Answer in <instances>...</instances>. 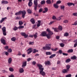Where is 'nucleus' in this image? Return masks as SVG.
Wrapping results in <instances>:
<instances>
[{
  "mask_svg": "<svg viewBox=\"0 0 77 77\" xmlns=\"http://www.w3.org/2000/svg\"><path fill=\"white\" fill-rule=\"evenodd\" d=\"M9 69L10 71H11V72L14 71V69H13L12 68H9Z\"/></svg>",
  "mask_w": 77,
  "mask_h": 77,
  "instance_id": "37998d69",
  "label": "nucleus"
},
{
  "mask_svg": "<svg viewBox=\"0 0 77 77\" xmlns=\"http://www.w3.org/2000/svg\"><path fill=\"white\" fill-rule=\"evenodd\" d=\"M36 63V62L35 61H33L32 62V64L33 65H35V64Z\"/></svg>",
  "mask_w": 77,
  "mask_h": 77,
  "instance_id": "5fc2aeb1",
  "label": "nucleus"
},
{
  "mask_svg": "<svg viewBox=\"0 0 77 77\" xmlns=\"http://www.w3.org/2000/svg\"><path fill=\"white\" fill-rule=\"evenodd\" d=\"M51 44H47L45 45V47H43V50H51V47L49 46L51 45Z\"/></svg>",
  "mask_w": 77,
  "mask_h": 77,
  "instance_id": "7ed1b4c3",
  "label": "nucleus"
},
{
  "mask_svg": "<svg viewBox=\"0 0 77 77\" xmlns=\"http://www.w3.org/2000/svg\"><path fill=\"white\" fill-rule=\"evenodd\" d=\"M23 22H22V21H20V25L21 26V25H23Z\"/></svg>",
  "mask_w": 77,
  "mask_h": 77,
  "instance_id": "de8ad7c7",
  "label": "nucleus"
},
{
  "mask_svg": "<svg viewBox=\"0 0 77 77\" xmlns=\"http://www.w3.org/2000/svg\"><path fill=\"white\" fill-rule=\"evenodd\" d=\"M24 27L23 26L20 25V29H23Z\"/></svg>",
  "mask_w": 77,
  "mask_h": 77,
  "instance_id": "864d4df0",
  "label": "nucleus"
},
{
  "mask_svg": "<svg viewBox=\"0 0 77 77\" xmlns=\"http://www.w3.org/2000/svg\"><path fill=\"white\" fill-rule=\"evenodd\" d=\"M60 45L61 47H63L65 45H64V44H63V43H61L60 44Z\"/></svg>",
  "mask_w": 77,
  "mask_h": 77,
  "instance_id": "79ce46f5",
  "label": "nucleus"
},
{
  "mask_svg": "<svg viewBox=\"0 0 77 77\" xmlns=\"http://www.w3.org/2000/svg\"><path fill=\"white\" fill-rule=\"evenodd\" d=\"M47 31L48 32L47 34V32L43 31L42 32L40 35L41 36H47L48 39H50L51 38V36L52 35H53V33L50 31L48 29H47Z\"/></svg>",
  "mask_w": 77,
  "mask_h": 77,
  "instance_id": "f257e3e1",
  "label": "nucleus"
},
{
  "mask_svg": "<svg viewBox=\"0 0 77 77\" xmlns=\"http://www.w3.org/2000/svg\"><path fill=\"white\" fill-rule=\"evenodd\" d=\"M63 54L64 56H68V54H66L65 53H63Z\"/></svg>",
  "mask_w": 77,
  "mask_h": 77,
  "instance_id": "4d7b16f0",
  "label": "nucleus"
},
{
  "mask_svg": "<svg viewBox=\"0 0 77 77\" xmlns=\"http://www.w3.org/2000/svg\"><path fill=\"white\" fill-rule=\"evenodd\" d=\"M12 50L11 49H9L8 50V53H11L12 52Z\"/></svg>",
  "mask_w": 77,
  "mask_h": 77,
  "instance_id": "ea45409f",
  "label": "nucleus"
},
{
  "mask_svg": "<svg viewBox=\"0 0 77 77\" xmlns=\"http://www.w3.org/2000/svg\"><path fill=\"white\" fill-rule=\"evenodd\" d=\"M56 54H53L51 55L50 57L49 58H52L54 57H55L56 56Z\"/></svg>",
  "mask_w": 77,
  "mask_h": 77,
  "instance_id": "cd10ccee",
  "label": "nucleus"
},
{
  "mask_svg": "<svg viewBox=\"0 0 77 77\" xmlns=\"http://www.w3.org/2000/svg\"><path fill=\"white\" fill-rule=\"evenodd\" d=\"M31 22L32 23V24H34L35 23V19L33 18H32L30 20Z\"/></svg>",
  "mask_w": 77,
  "mask_h": 77,
  "instance_id": "9b49d317",
  "label": "nucleus"
},
{
  "mask_svg": "<svg viewBox=\"0 0 77 77\" xmlns=\"http://www.w3.org/2000/svg\"><path fill=\"white\" fill-rule=\"evenodd\" d=\"M46 2L47 4H51V0H47L46 1Z\"/></svg>",
  "mask_w": 77,
  "mask_h": 77,
  "instance_id": "b1692460",
  "label": "nucleus"
},
{
  "mask_svg": "<svg viewBox=\"0 0 77 77\" xmlns=\"http://www.w3.org/2000/svg\"><path fill=\"white\" fill-rule=\"evenodd\" d=\"M33 36H34V38L36 39L37 37H38V33H35L34 35H33Z\"/></svg>",
  "mask_w": 77,
  "mask_h": 77,
  "instance_id": "aec40b11",
  "label": "nucleus"
},
{
  "mask_svg": "<svg viewBox=\"0 0 77 77\" xmlns=\"http://www.w3.org/2000/svg\"><path fill=\"white\" fill-rule=\"evenodd\" d=\"M20 34L21 35L24 36L25 38H27L28 37V35H26L25 32H21Z\"/></svg>",
  "mask_w": 77,
  "mask_h": 77,
  "instance_id": "0eeeda50",
  "label": "nucleus"
},
{
  "mask_svg": "<svg viewBox=\"0 0 77 77\" xmlns=\"http://www.w3.org/2000/svg\"><path fill=\"white\" fill-rule=\"evenodd\" d=\"M28 5L29 6L31 7V6H32V1H29Z\"/></svg>",
  "mask_w": 77,
  "mask_h": 77,
  "instance_id": "4be33fe9",
  "label": "nucleus"
},
{
  "mask_svg": "<svg viewBox=\"0 0 77 77\" xmlns=\"http://www.w3.org/2000/svg\"><path fill=\"white\" fill-rule=\"evenodd\" d=\"M27 66V61H25V62H23L22 63V68H24L25 66Z\"/></svg>",
  "mask_w": 77,
  "mask_h": 77,
  "instance_id": "1a4fd4ad",
  "label": "nucleus"
},
{
  "mask_svg": "<svg viewBox=\"0 0 77 77\" xmlns=\"http://www.w3.org/2000/svg\"><path fill=\"white\" fill-rule=\"evenodd\" d=\"M37 66L39 67L38 69L40 70V74L42 75L43 76H45V72L43 71H44V68H42L43 66L40 64H37Z\"/></svg>",
  "mask_w": 77,
  "mask_h": 77,
  "instance_id": "f03ea898",
  "label": "nucleus"
},
{
  "mask_svg": "<svg viewBox=\"0 0 77 77\" xmlns=\"http://www.w3.org/2000/svg\"><path fill=\"white\" fill-rule=\"evenodd\" d=\"M11 41H12L14 42L16 40V38H15V37H13L11 38Z\"/></svg>",
  "mask_w": 77,
  "mask_h": 77,
  "instance_id": "393cba45",
  "label": "nucleus"
},
{
  "mask_svg": "<svg viewBox=\"0 0 77 77\" xmlns=\"http://www.w3.org/2000/svg\"><path fill=\"white\" fill-rule=\"evenodd\" d=\"M38 23H37V26L38 27H39L41 26V20H38Z\"/></svg>",
  "mask_w": 77,
  "mask_h": 77,
  "instance_id": "f8f14e48",
  "label": "nucleus"
},
{
  "mask_svg": "<svg viewBox=\"0 0 77 77\" xmlns=\"http://www.w3.org/2000/svg\"><path fill=\"white\" fill-rule=\"evenodd\" d=\"M4 53H5V55H6V56L9 55V53L7 52L4 51Z\"/></svg>",
  "mask_w": 77,
  "mask_h": 77,
  "instance_id": "a18cd8bd",
  "label": "nucleus"
},
{
  "mask_svg": "<svg viewBox=\"0 0 77 77\" xmlns=\"http://www.w3.org/2000/svg\"><path fill=\"white\" fill-rule=\"evenodd\" d=\"M24 72V69L23 68H20V73H23Z\"/></svg>",
  "mask_w": 77,
  "mask_h": 77,
  "instance_id": "5701e85b",
  "label": "nucleus"
},
{
  "mask_svg": "<svg viewBox=\"0 0 77 77\" xmlns=\"http://www.w3.org/2000/svg\"><path fill=\"white\" fill-rule=\"evenodd\" d=\"M53 6L55 8H56V9H58V8H59V6L57 3L54 4Z\"/></svg>",
  "mask_w": 77,
  "mask_h": 77,
  "instance_id": "ddd939ff",
  "label": "nucleus"
},
{
  "mask_svg": "<svg viewBox=\"0 0 77 77\" xmlns=\"http://www.w3.org/2000/svg\"><path fill=\"white\" fill-rule=\"evenodd\" d=\"M0 41L2 44H3L4 45H6V41L5 39L3 38H1Z\"/></svg>",
  "mask_w": 77,
  "mask_h": 77,
  "instance_id": "6e6552de",
  "label": "nucleus"
},
{
  "mask_svg": "<svg viewBox=\"0 0 77 77\" xmlns=\"http://www.w3.org/2000/svg\"><path fill=\"white\" fill-rule=\"evenodd\" d=\"M8 3V2L6 1H2V4H6Z\"/></svg>",
  "mask_w": 77,
  "mask_h": 77,
  "instance_id": "dca6fc26",
  "label": "nucleus"
},
{
  "mask_svg": "<svg viewBox=\"0 0 77 77\" xmlns=\"http://www.w3.org/2000/svg\"><path fill=\"white\" fill-rule=\"evenodd\" d=\"M61 9H63V11H64V9H65V6L63 5L60 6Z\"/></svg>",
  "mask_w": 77,
  "mask_h": 77,
  "instance_id": "f704fd0d",
  "label": "nucleus"
},
{
  "mask_svg": "<svg viewBox=\"0 0 77 77\" xmlns=\"http://www.w3.org/2000/svg\"><path fill=\"white\" fill-rule=\"evenodd\" d=\"M71 59L70 58H68V59H66V60L65 63H69L70 61H71Z\"/></svg>",
  "mask_w": 77,
  "mask_h": 77,
  "instance_id": "a878e982",
  "label": "nucleus"
},
{
  "mask_svg": "<svg viewBox=\"0 0 77 77\" xmlns=\"http://www.w3.org/2000/svg\"><path fill=\"white\" fill-rule=\"evenodd\" d=\"M42 8H40L39 10V12H42Z\"/></svg>",
  "mask_w": 77,
  "mask_h": 77,
  "instance_id": "774afa93",
  "label": "nucleus"
},
{
  "mask_svg": "<svg viewBox=\"0 0 77 77\" xmlns=\"http://www.w3.org/2000/svg\"><path fill=\"white\" fill-rule=\"evenodd\" d=\"M67 5L69 6H71V5H72V3L69 2L67 3Z\"/></svg>",
  "mask_w": 77,
  "mask_h": 77,
  "instance_id": "473e14b6",
  "label": "nucleus"
},
{
  "mask_svg": "<svg viewBox=\"0 0 77 77\" xmlns=\"http://www.w3.org/2000/svg\"><path fill=\"white\" fill-rule=\"evenodd\" d=\"M18 27H16V26H15L14 27V30H17V29H18Z\"/></svg>",
  "mask_w": 77,
  "mask_h": 77,
  "instance_id": "09e8293b",
  "label": "nucleus"
},
{
  "mask_svg": "<svg viewBox=\"0 0 77 77\" xmlns=\"http://www.w3.org/2000/svg\"><path fill=\"white\" fill-rule=\"evenodd\" d=\"M41 4L42 5H44L45 4V0L42 1L41 2Z\"/></svg>",
  "mask_w": 77,
  "mask_h": 77,
  "instance_id": "7c9ffc66",
  "label": "nucleus"
},
{
  "mask_svg": "<svg viewBox=\"0 0 77 77\" xmlns=\"http://www.w3.org/2000/svg\"><path fill=\"white\" fill-rule=\"evenodd\" d=\"M20 14H21V17L23 18H24L26 16V12L25 11H20Z\"/></svg>",
  "mask_w": 77,
  "mask_h": 77,
  "instance_id": "20e7f679",
  "label": "nucleus"
},
{
  "mask_svg": "<svg viewBox=\"0 0 77 77\" xmlns=\"http://www.w3.org/2000/svg\"><path fill=\"white\" fill-rule=\"evenodd\" d=\"M2 33L5 36L6 35V27H4L2 28Z\"/></svg>",
  "mask_w": 77,
  "mask_h": 77,
  "instance_id": "423d86ee",
  "label": "nucleus"
},
{
  "mask_svg": "<svg viewBox=\"0 0 77 77\" xmlns=\"http://www.w3.org/2000/svg\"><path fill=\"white\" fill-rule=\"evenodd\" d=\"M5 48L6 50H8L9 49V47L8 46H6L5 47Z\"/></svg>",
  "mask_w": 77,
  "mask_h": 77,
  "instance_id": "8fccbe9b",
  "label": "nucleus"
},
{
  "mask_svg": "<svg viewBox=\"0 0 77 77\" xmlns=\"http://www.w3.org/2000/svg\"><path fill=\"white\" fill-rule=\"evenodd\" d=\"M45 65H50V61H46L45 62Z\"/></svg>",
  "mask_w": 77,
  "mask_h": 77,
  "instance_id": "f3484780",
  "label": "nucleus"
},
{
  "mask_svg": "<svg viewBox=\"0 0 77 77\" xmlns=\"http://www.w3.org/2000/svg\"><path fill=\"white\" fill-rule=\"evenodd\" d=\"M53 23H54V21H51L50 22V23H49V25H51V24H53Z\"/></svg>",
  "mask_w": 77,
  "mask_h": 77,
  "instance_id": "13d9d810",
  "label": "nucleus"
},
{
  "mask_svg": "<svg viewBox=\"0 0 77 77\" xmlns=\"http://www.w3.org/2000/svg\"><path fill=\"white\" fill-rule=\"evenodd\" d=\"M58 29L59 30H62V26H59L58 27Z\"/></svg>",
  "mask_w": 77,
  "mask_h": 77,
  "instance_id": "4c0bfd02",
  "label": "nucleus"
},
{
  "mask_svg": "<svg viewBox=\"0 0 77 77\" xmlns=\"http://www.w3.org/2000/svg\"><path fill=\"white\" fill-rule=\"evenodd\" d=\"M45 11H43V13H46L48 11V8H44Z\"/></svg>",
  "mask_w": 77,
  "mask_h": 77,
  "instance_id": "412c9836",
  "label": "nucleus"
},
{
  "mask_svg": "<svg viewBox=\"0 0 77 77\" xmlns=\"http://www.w3.org/2000/svg\"><path fill=\"white\" fill-rule=\"evenodd\" d=\"M73 26H76L77 25V20L76 21L74 24H72Z\"/></svg>",
  "mask_w": 77,
  "mask_h": 77,
  "instance_id": "c9c22d12",
  "label": "nucleus"
},
{
  "mask_svg": "<svg viewBox=\"0 0 77 77\" xmlns=\"http://www.w3.org/2000/svg\"><path fill=\"white\" fill-rule=\"evenodd\" d=\"M73 52V50L72 49H69L67 51V53H72Z\"/></svg>",
  "mask_w": 77,
  "mask_h": 77,
  "instance_id": "c756f323",
  "label": "nucleus"
},
{
  "mask_svg": "<svg viewBox=\"0 0 77 77\" xmlns=\"http://www.w3.org/2000/svg\"><path fill=\"white\" fill-rule=\"evenodd\" d=\"M29 51L27 52L28 54H30V53H31L32 51H33V50H32V48H29L28 49L27 51Z\"/></svg>",
  "mask_w": 77,
  "mask_h": 77,
  "instance_id": "9d476101",
  "label": "nucleus"
},
{
  "mask_svg": "<svg viewBox=\"0 0 77 77\" xmlns=\"http://www.w3.org/2000/svg\"><path fill=\"white\" fill-rule=\"evenodd\" d=\"M63 23H68V20H65L63 21Z\"/></svg>",
  "mask_w": 77,
  "mask_h": 77,
  "instance_id": "a19ab883",
  "label": "nucleus"
},
{
  "mask_svg": "<svg viewBox=\"0 0 77 77\" xmlns=\"http://www.w3.org/2000/svg\"><path fill=\"white\" fill-rule=\"evenodd\" d=\"M66 77H71V74L67 75L66 76Z\"/></svg>",
  "mask_w": 77,
  "mask_h": 77,
  "instance_id": "49530a36",
  "label": "nucleus"
},
{
  "mask_svg": "<svg viewBox=\"0 0 77 77\" xmlns=\"http://www.w3.org/2000/svg\"><path fill=\"white\" fill-rule=\"evenodd\" d=\"M60 61H59L58 60L57 61V64L58 65H59V64H60Z\"/></svg>",
  "mask_w": 77,
  "mask_h": 77,
  "instance_id": "338daca9",
  "label": "nucleus"
},
{
  "mask_svg": "<svg viewBox=\"0 0 77 77\" xmlns=\"http://www.w3.org/2000/svg\"><path fill=\"white\" fill-rule=\"evenodd\" d=\"M68 35H69L68 33L66 32L65 34H64V36H68Z\"/></svg>",
  "mask_w": 77,
  "mask_h": 77,
  "instance_id": "58836bf2",
  "label": "nucleus"
},
{
  "mask_svg": "<svg viewBox=\"0 0 77 77\" xmlns=\"http://www.w3.org/2000/svg\"><path fill=\"white\" fill-rule=\"evenodd\" d=\"M8 63L9 64L11 63V62H12V58L11 57H10L9 58V59L8 60Z\"/></svg>",
  "mask_w": 77,
  "mask_h": 77,
  "instance_id": "6ab92c4d",
  "label": "nucleus"
},
{
  "mask_svg": "<svg viewBox=\"0 0 77 77\" xmlns=\"http://www.w3.org/2000/svg\"><path fill=\"white\" fill-rule=\"evenodd\" d=\"M38 50H36V49H33V53H36V52H38Z\"/></svg>",
  "mask_w": 77,
  "mask_h": 77,
  "instance_id": "72a5a7b5",
  "label": "nucleus"
},
{
  "mask_svg": "<svg viewBox=\"0 0 77 77\" xmlns=\"http://www.w3.org/2000/svg\"><path fill=\"white\" fill-rule=\"evenodd\" d=\"M60 38V37L59 36H57L56 37V39H59V38Z\"/></svg>",
  "mask_w": 77,
  "mask_h": 77,
  "instance_id": "e2e57ef3",
  "label": "nucleus"
},
{
  "mask_svg": "<svg viewBox=\"0 0 77 77\" xmlns=\"http://www.w3.org/2000/svg\"><path fill=\"white\" fill-rule=\"evenodd\" d=\"M8 77H14V75L12 74H11L10 75H9Z\"/></svg>",
  "mask_w": 77,
  "mask_h": 77,
  "instance_id": "0e129e2a",
  "label": "nucleus"
},
{
  "mask_svg": "<svg viewBox=\"0 0 77 77\" xmlns=\"http://www.w3.org/2000/svg\"><path fill=\"white\" fill-rule=\"evenodd\" d=\"M7 19V18L5 17L4 18H2V20L0 21V23H2L4 21V20L5 19Z\"/></svg>",
  "mask_w": 77,
  "mask_h": 77,
  "instance_id": "2eb2a0df",
  "label": "nucleus"
},
{
  "mask_svg": "<svg viewBox=\"0 0 77 77\" xmlns=\"http://www.w3.org/2000/svg\"><path fill=\"white\" fill-rule=\"evenodd\" d=\"M52 19L53 20H56V17L55 16H53Z\"/></svg>",
  "mask_w": 77,
  "mask_h": 77,
  "instance_id": "3c124183",
  "label": "nucleus"
},
{
  "mask_svg": "<svg viewBox=\"0 0 77 77\" xmlns=\"http://www.w3.org/2000/svg\"><path fill=\"white\" fill-rule=\"evenodd\" d=\"M27 11L29 14H31L32 13V11L29 9H28Z\"/></svg>",
  "mask_w": 77,
  "mask_h": 77,
  "instance_id": "e433bc0d",
  "label": "nucleus"
},
{
  "mask_svg": "<svg viewBox=\"0 0 77 77\" xmlns=\"http://www.w3.org/2000/svg\"><path fill=\"white\" fill-rule=\"evenodd\" d=\"M66 69L67 70V71H69V69L70 68V65H67L66 66Z\"/></svg>",
  "mask_w": 77,
  "mask_h": 77,
  "instance_id": "c85d7f7f",
  "label": "nucleus"
},
{
  "mask_svg": "<svg viewBox=\"0 0 77 77\" xmlns=\"http://www.w3.org/2000/svg\"><path fill=\"white\" fill-rule=\"evenodd\" d=\"M72 15H73L74 16H77V13H73L72 14Z\"/></svg>",
  "mask_w": 77,
  "mask_h": 77,
  "instance_id": "6e6d98bb",
  "label": "nucleus"
},
{
  "mask_svg": "<svg viewBox=\"0 0 77 77\" xmlns=\"http://www.w3.org/2000/svg\"><path fill=\"white\" fill-rule=\"evenodd\" d=\"M52 29L54 30V32H59V28H53Z\"/></svg>",
  "mask_w": 77,
  "mask_h": 77,
  "instance_id": "4468645a",
  "label": "nucleus"
},
{
  "mask_svg": "<svg viewBox=\"0 0 77 77\" xmlns=\"http://www.w3.org/2000/svg\"><path fill=\"white\" fill-rule=\"evenodd\" d=\"M71 59H72V60H75L77 59V57L75 56H74L72 57Z\"/></svg>",
  "mask_w": 77,
  "mask_h": 77,
  "instance_id": "a211bd4d",
  "label": "nucleus"
},
{
  "mask_svg": "<svg viewBox=\"0 0 77 77\" xmlns=\"http://www.w3.org/2000/svg\"><path fill=\"white\" fill-rule=\"evenodd\" d=\"M15 15H20V11L15 13Z\"/></svg>",
  "mask_w": 77,
  "mask_h": 77,
  "instance_id": "603ef678",
  "label": "nucleus"
},
{
  "mask_svg": "<svg viewBox=\"0 0 77 77\" xmlns=\"http://www.w3.org/2000/svg\"><path fill=\"white\" fill-rule=\"evenodd\" d=\"M34 4L35 5L34 6V10L36 11L37 9V6L38 5V0H35L34 2Z\"/></svg>",
  "mask_w": 77,
  "mask_h": 77,
  "instance_id": "39448f33",
  "label": "nucleus"
},
{
  "mask_svg": "<svg viewBox=\"0 0 77 77\" xmlns=\"http://www.w3.org/2000/svg\"><path fill=\"white\" fill-rule=\"evenodd\" d=\"M59 53H60V54H62V50H59Z\"/></svg>",
  "mask_w": 77,
  "mask_h": 77,
  "instance_id": "bf43d9fd",
  "label": "nucleus"
},
{
  "mask_svg": "<svg viewBox=\"0 0 77 77\" xmlns=\"http://www.w3.org/2000/svg\"><path fill=\"white\" fill-rule=\"evenodd\" d=\"M77 46V43H75L74 45V47H76Z\"/></svg>",
  "mask_w": 77,
  "mask_h": 77,
  "instance_id": "69168bd1",
  "label": "nucleus"
},
{
  "mask_svg": "<svg viewBox=\"0 0 77 77\" xmlns=\"http://www.w3.org/2000/svg\"><path fill=\"white\" fill-rule=\"evenodd\" d=\"M63 43H66L67 42V41L66 40H63Z\"/></svg>",
  "mask_w": 77,
  "mask_h": 77,
  "instance_id": "052dcab7",
  "label": "nucleus"
},
{
  "mask_svg": "<svg viewBox=\"0 0 77 77\" xmlns=\"http://www.w3.org/2000/svg\"><path fill=\"white\" fill-rule=\"evenodd\" d=\"M61 1H58L56 3L57 5V4H60L61 3Z\"/></svg>",
  "mask_w": 77,
  "mask_h": 77,
  "instance_id": "c03bdc74",
  "label": "nucleus"
},
{
  "mask_svg": "<svg viewBox=\"0 0 77 77\" xmlns=\"http://www.w3.org/2000/svg\"><path fill=\"white\" fill-rule=\"evenodd\" d=\"M46 55H51V53L50 52H46Z\"/></svg>",
  "mask_w": 77,
  "mask_h": 77,
  "instance_id": "2f4dec72",
  "label": "nucleus"
},
{
  "mask_svg": "<svg viewBox=\"0 0 77 77\" xmlns=\"http://www.w3.org/2000/svg\"><path fill=\"white\" fill-rule=\"evenodd\" d=\"M68 70H67V69H64L62 71V72H63V73H66L67 72H68Z\"/></svg>",
  "mask_w": 77,
  "mask_h": 77,
  "instance_id": "bb28decb",
  "label": "nucleus"
},
{
  "mask_svg": "<svg viewBox=\"0 0 77 77\" xmlns=\"http://www.w3.org/2000/svg\"><path fill=\"white\" fill-rule=\"evenodd\" d=\"M58 50V48H56L55 49H54V51H56Z\"/></svg>",
  "mask_w": 77,
  "mask_h": 77,
  "instance_id": "680f3d73",
  "label": "nucleus"
}]
</instances>
